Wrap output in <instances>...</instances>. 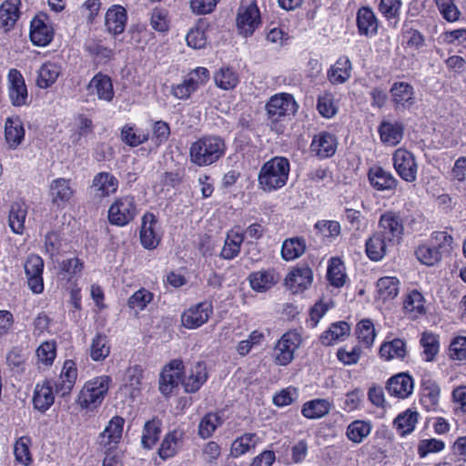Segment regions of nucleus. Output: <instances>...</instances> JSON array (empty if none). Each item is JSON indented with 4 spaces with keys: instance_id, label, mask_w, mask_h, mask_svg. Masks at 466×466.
I'll return each instance as SVG.
<instances>
[{
    "instance_id": "1",
    "label": "nucleus",
    "mask_w": 466,
    "mask_h": 466,
    "mask_svg": "<svg viewBox=\"0 0 466 466\" xmlns=\"http://www.w3.org/2000/svg\"><path fill=\"white\" fill-rule=\"evenodd\" d=\"M289 169V161L284 157H274L268 160L258 176L259 188L272 192L283 187L287 184Z\"/></svg>"
},
{
    "instance_id": "2",
    "label": "nucleus",
    "mask_w": 466,
    "mask_h": 466,
    "mask_svg": "<svg viewBox=\"0 0 466 466\" xmlns=\"http://www.w3.org/2000/svg\"><path fill=\"white\" fill-rule=\"evenodd\" d=\"M226 145L217 136H206L191 144L189 148L190 161L198 166L206 167L217 162L225 153Z\"/></svg>"
},
{
    "instance_id": "3",
    "label": "nucleus",
    "mask_w": 466,
    "mask_h": 466,
    "mask_svg": "<svg viewBox=\"0 0 466 466\" xmlns=\"http://www.w3.org/2000/svg\"><path fill=\"white\" fill-rule=\"evenodd\" d=\"M110 381L108 376H99L86 381L78 394L76 402L82 409H96L105 399Z\"/></svg>"
},
{
    "instance_id": "4",
    "label": "nucleus",
    "mask_w": 466,
    "mask_h": 466,
    "mask_svg": "<svg viewBox=\"0 0 466 466\" xmlns=\"http://www.w3.org/2000/svg\"><path fill=\"white\" fill-rule=\"evenodd\" d=\"M298 107L293 96L288 93L276 94L266 104L267 116L272 123L279 122L286 116H294Z\"/></svg>"
},
{
    "instance_id": "5",
    "label": "nucleus",
    "mask_w": 466,
    "mask_h": 466,
    "mask_svg": "<svg viewBox=\"0 0 466 466\" xmlns=\"http://www.w3.org/2000/svg\"><path fill=\"white\" fill-rule=\"evenodd\" d=\"M378 232L392 245L400 244L404 235V222L401 213L388 210L381 214L378 223Z\"/></svg>"
},
{
    "instance_id": "6",
    "label": "nucleus",
    "mask_w": 466,
    "mask_h": 466,
    "mask_svg": "<svg viewBox=\"0 0 466 466\" xmlns=\"http://www.w3.org/2000/svg\"><path fill=\"white\" fill-rule=\"evenodd\" d=\"M137 215L136 202L133 197L119 198L108 209V220L112 225L123 227L134 219Z\"/></svg>"
},
{
    "instance_id": "7",
    "label": "nucleus",
    "mask_w": 466,
    "mask_h": 466,
    "mask_svg": "<svg viewBox=\"0 0 466 466\" xmlns=\"http://www.w3.org/2000/svg\"><path fill=\"white\" fill-rule=\"evenodd\" d=\"M237 27L238 33L244 36L251 35L261 23L260 12L255 2L241 5L237 15Z\"/></svg>"
},
{
    "instance_id": "8",
    "label": "nucleus",
    "mask_w": 466,
    "mask_h": 466,
    "mask_svg": "<svg viewBox=\"0 0 466 466\" xmlns=\"http://www.w3.org/2000/svg\"><path fill=\"white\" fill-rule=\"evenodd\" d=\"M393 167L397 174L406 182L417 179L418 165L414 155L405 148H398L392 156Z\"/></svg>"
},
{
    "instance_id": "9",
    "label": "nucleus",
    "mask_w": 466,
    "mask_h": 466,
    "mask_svg": "<svg viewBox=\"0 0 466 466\" xmlns=\"http://www.w3.org/2000/svg\"><path fill=\"white\" fill-rule=\"evenodd\" d=\"M24 269L29 289L35 294H41L44 291V261L42 258L35 254H30L25 261Z\"/></svg>"
},
{
    "instance_id": "10",
    "label": "nucleus",
    "mask_w": 466,
    "mask_h": 466,
    "mask_svg": "<svg viewBox=\"0 0 466 466\" xmlns=\"http://www.w3.org/2000/svg\"><path fill=\"white\" fill-rule=\"evenodd\" d=\"M183 370V361L180 360H173L164 367L159 379V390L162 394L170 395L173 389L182 383Z\"/></svg>"
},
{
    "instance_id": "11",
    "label": "nucleus",
    "mask_w": 466,
    "mask_h": 466,
    "mask_svg": "<svg viewBox=\"0 0 466 466\" xmlns=\"http://www.w3.org/2000/svg\"><path fill=\"white\" fill-rule=\"evenodd\" d=\"M212 314V303L206 300L188 308L181 315V321L187 329H197L207 323Z\"/></svg>"
},
{
    "instance_id": "12",
    "label": "nucleus",
    "mask_w": 466,
    "mask_h": 466,
    "mask_svg": "<svg viewBox=\"0 0 466 466\" xmlns=\"http://www.w3.org/2000/svg\"><path fill=\"white\" fill-rule=\"evenodd\" d=\"M299 345V335L287 332L277 342L273 350V357L279 365H288L294 359V352Z\"/></svg>"
},
{
    "instance_id": "13",
    "label": "nucleus",
    "mask_w": 466,
    "mask_h": 466,
    "mask_svg": "<svg viewBox=\"0 0 466 466\" xmlns=\"http://www.w3.org/2000/svg\"><path fill=\"white\" fill-rule=\"evenodd\" d=\"M8 96L14 106H22L28 104V92L25 78L15 68L9 70L7 75Z\"/></svg>"
},
{
    "instance_id": "14",
    "label": "nucleus",
    "mask_w": 466,
    "mask_h": 466,
    "mask_svg": "<svg viewBox=\"0 0 466 466\" xmlns=\"http://www.w3.org/2000/svg\"><path fill=\"white\" fill-rule=\"evenodd\" d=\"M206 364L198 361L183 370L182 386L187 393H195L200 390L208 380Z\"/></svg>"
},
{
    "instance_id": "15",
    "label": "nucleus",
    "mask_w": 466,
    "mask_h": 466,
    "mask_svg": "<svg viewBox=\"0 0 466 466\" xmlns=\"http://www.w3.org/2000/svg\"><path fill=\"white\" fill-rule=\"evenodd\" d=\"M46 15L35 16L30 25V40L35 46H46L53 40L54 30L46 23Z\"/></svg>"
},
{
    "instance_id": "16",
    "label": "nucleus",
    "mask_w": 466,
    "mask_h": 466,
    "mask_svg": "<svg viewBox=\"0 0 466 466\" xmlns=\"http://www.w3.org/2000/svg\"><path fill=\"white\" fill-rule=\"evenodd\" d=\"M337 144L334 135L329 132H320L313 137L310 150L319 158H328L335 154Z\"/></svg>"
},
{
    "instance_id": "17",
    "label": "nucleus",
    "mask_w": 466,
    "mask_h": 466,
    "mask_svg": "<svg viewBox=\"0 0 466 466\" xmlns=\"http://www.w3.org/2000/svg\"><path fill=\"white\" fill-rule=\"evenodd\" d=\"M118 184V179L113 174L99 172L94 177L91 188L96 198H103L116 193Z\"/></svg>"
},
{
    "instance_id": "18",
    "label": "nucleus",
    "mask_w": 466,
    "mask_h": 466,
    "mask_svg": "<svg viewBox=\"0 0 466 466\" xmlns=\"http://www.w3.org/2000/svg\"><path fill=\"white\" fill-rule=\"evenodd\" d=\"M386 389L391 396L406 399L413 391L414 381L407 373H399L389 379Z\"/></svg>"
},
{
    "instance_id": "19",
    "label": "nucleus",
    "mask_w": 466,
    "mask_h": 466,
    "mask_svg": "<svg viewBox=\"0 0 466 466\" xmlns=\"http://www.w3.org/2000/svg\"><path fill=\"white\" fill-rule=\"evenodd\" d=\"M55 401L53 390V382L50 380H45L35 385L33 396L34 408L40 412H46Z\"/></svg>"
},
{
    "instance_id": "20",
    "label": "nucleus",
    "mask_w": 466,
    "mask_h": 466,
    "mask_svg": "<svg viewBox=\"0 0 466 466\" xmlns=\"http://www.w3.org/2000/svg\"><path fill=\"white\" fill-rule=\"evenodd\" d=\"M370 185L379 191L392 190L398 186L399 181L390 172L381 167H370L368 172Z\"/></svg>"
},
{
    "instance_id": "21",
    "label": "nucleus",
    "mask_w": 466,
    "mask_h": 466,
    "mask_svg": "<svg viewBox=\"0 0 466 466\" xmlns=\"http://www.w3.org/2000/svg\"><path fill=\"white\" fill-rule=\"evenodd\" d=\"M157 222V218L152 213H146L142 218L140 241L147 249L156 248L160 241V237L156 232Z\"/></svg>"
},
{
    "instance_id": "22",
    "label": "nucleus",
    "mask_w": 466,
    "mask_h": 466,
    "mask_svg": "<svg viewBox=\"0 0 466 466\" xmlns=\"http://www.w3.org/2000/svg\"><path fill=\"white\" fill-rule=\"evenodd\" d=\"M87 89L96 94L100 100L111 102L114 98V88L111 78L102 73L96 74L90 80Z\"/></svg>"
},
{
    "instance_id": "23",
    "label": "nucleus",
    "mask_w": 466,
    "mask_h": 466,
    "mask_svg": "<svg viewBox=\"0 0 466 466\" xmlns=\"http://www.w3.org/2000/svg\"><path fill=\"white\" fill-rule=\"evenodd\" d=\"M313 280L311 268L307 265H301L290 271L286 279L287 285L294 292L306 289Z\"/></svg>"
},
{
    "instance_id": "24",
    "label": "nucleus",
    "mask_w": 466,
    "mask_h": 466,
    "mask_svg": "<svg viewBox=\"0 0 466 466\" xmlns=\"http://www.w3.org/2000/svg\"><path fill=\"white\" fill-rule=\"evenodd\" d=\"M378 131L381 142L390 147L399 145L404 136V127L400 122L382 121Z\"/></svg>"
},
{
    "instance_id": "25",
    "label": "nucleus",
    "mask_w": 466,
    "mask_h": 466,
    "mask_svg": "<svg viewBox=\"0 0 466 466\" xmlns=\"http://www.w3.org/2000/svg\"><path fill=\"white\" fill-rule=\"evenodd\" d=\"M357 26L362 35L372 36L377 34L379 22L370 7L362 6L358 10Z\"/></svg>"
},
{
    "instance_id": "26",
    "label": "nucleus",
    "mask_w": 466,
    "mask_h": 466,
    "mask_svg": "<svg viewBox=\"0 0 466 466\" xmlns=\"http://www.w3.org/2000/svg\"><path fill=\"white\" fill-rule=\"evenodd\" d=\"M403 311L411 319L425 314L426 308L423 295L416 289L408 292L403 300Z\"/></svg>"
},
{
    "instance_id": "27",
    "label": "nucleus",
    "mask_w": 466,
    "mask_h": 466,
    "mask_svg": "<svg viewBox=\"0 0 466 466\" xmlns=\"http://www.w3.org/2000/svg\"><path fill=\"white\" fill-rule=\"evenodd\" d=\"M248 280L253 290L265 292L279 280V276L273 269L259 270L251 273L248 276Z\"/></svg>"
},
{
    "instance_id": "28",
    "label": "nucleus",
    "mask_w": 466,
    "mask_h": 466,
    "mask_svg": "<svg viewBox=\"0 0 466 466\" xmlns=\"http://www.w3.org/2000/svg\"><path fill=\"white\" fill-rule=\"evenodd\" d=\"M127 11L120 5H114L107 10L105 25L109 33L119 35L124 32L127 22Z\"/></svg>"
},
{
    "instance_id": "29",
    "label": "nucleus",
    "mask_w": 466,
    "mask_h": 466,
    "mask_svg": "<svg viewBox=\"0 0 466 466\" xmlns=\"http://www.w3.org/2000/svg\"><path fill=\"white\" fill-rule=\"evenodd\" d=\"M5 137L11 148H16L24 140L25 128L18 116H10L5 120Z\"/></svg>"
},
{
    "instance_id": "30",
    "label": "nucleus",
    "mask_w": 466,
    "mask_h": 466,
    "mask_svg": "<svg viewBox=\"0 0 466 466\" xmlns=\"http://www.w3.org/2000/svg\"><path fill=\"white\" fill-rule=\"evenodd\" d=\"M390 92L397 106L406 108L414 104V89L409 83L395 82L391 86Z\"/></svg>"
},
{
    "instance_id": "31",
    "label": "nucleus",
    "mask_w": 466,
    "mask_h": 466,
    "mask_svg": "<svg viewBox=\"0 0 466 466\" xmlns=\"http://www.w3.org/2000/svg\"><path fill=\"white\" fill-rule=\"evenodd\" d=\"M390 245H392V243L385 239L384 237L377 231L366 240V254L372 261H380L384 258L387 253V248Z\"/></svg>"
},
{
    "instance_id": "32",
    "label": "nucleus",
    "mask_w": 466,
    "mask_h": 466,
    "mask_svg": "<svg viewBox=\"0 0 466 466\" xmlns=\"http://www.w3.org/2000/svg\"><path fill=\"white\" fill-rule=\"evenodd\" d=\"M20 5V0H5L0 5V26L4 27L5 31L13 28L19 18Z\"/></svg>"
},
{
    "instance_id": "33",
    "label": "nucleus",
    "mask_w": 466,
    "mask_h": 466,
    "mask_svg": "<svg viewBox=\"0 0 466 466\" xmlns=\"http://www.w3.org/2000/svg\"><path fill=\"white\" fill-rule=\"evenodd\" d=\"M124 419L119 416L113 417L103 432L100 433V442L105 446H108L111 450V444H116L122 438Z\"/></svg>"
},
{
    "instance_id": "34",
    "label": "nucleus",
    "mask_w": 466,
    "mask_h": 466,
    "mask_svg": "<svg viewBox=\"0 0 466 466\" xmlns=\"http://www.w3.org/2000/svg\"><path fill=\"white\" fill-rule=\"evenodd\" d=\"M243 242L244 234L242 232L235 229L228 231L220 257L227 260L235 258L238 256Z\"/></svg>"
},
{
    "instance_id": "35",
    "label": "nucleus",
    "mask_w": 466,
    "mask_h": 466,
    "mask_svg": "<svg viewBox=\"0 0 466 466\" xmlns=\"http://www.w3.org/2000/svg\"><path fill=\"white\" fill-rule=\"evenodd\" d=\"M351 62L347 56L339 57L328 71V79L333 85H340L351 76Z\"/></svg>"
},
{
    "instance_id": "36",
    "label": "nucleus",
    "mask_w": 466,
    "mask_h": 466,
    "mask_svg": "<svg viewBox=\"0 0 466 466\" xmlns=\"http://www.w3.org/2000/svg\"><path fill=\"white\" fill-rule=\"evenodd\" d=\"M332 403L326 399H314L305 402L301 409V414L309 420L323 418L330 411Z\"/></svg>"
},
{
    "instance_id": "37",
    "label": "nucleus",
    "mask_w": 466,
    "mask_h": 466,
    "mask_svg": "<svg viewBox=\"0 0 466 466\" xmlns=\"http://www.w3.org/2000/svg\"><path fill=\"white\" fill-rule=\"evenodd\" d=\"M260 441V438L256 433H244L232 442L230 454L232 457L238 458L251 450H254Z\"/></svg>"
},
{
    "instance_id": "38",
    "label": "nucleus",
    "mask_w": 466,
    "mask_h": 466,
    "mask_svg": "<svg viewBox=\"0 0 466 466\" xmlns=\"http://www.w3.org/2000/svg\"><path fill=\"white\" fill-rule=\"evenodd\" d=\"M149 138L148 131L137 128L135 125L126 124L120 132V139L126 145L135 147L147 142Z\"/></svg>"
},
{
    "instance_id": "39",
    "label": "nucleus",
    "mask_w": 466,
    "mask_h": 466,
    "mask_svg": "<svg viewBox=\"0 0 466 466\" xmlns=\"http://www.w3.org/2000/svg\"><path fill=\"white\" fill-rule=\"evenodd\" d=\"M184 432L179 430H174L167 433L161 442L158 453L162 459L173 457L179 449Z\"/></svg>"
},
{
    "instance_id": "40",
    "label": "nucleus",
    "mask_w": 466,
    "mask_h": 466,
    "mask_svg": "<svg viewBox=\"0 0 466 466\" xmlns=\"http://www.w3.org/2000/svg\"><path fill=\"white\" fill-rule=\"evenodd\" d=\"M61 73V67L58 64L46 62L41 66L38 70L36 85L38 87L46 89L51 86Z\"/></svg>"
},
{
    "instance_id": "41",
    "label": "nucleus",
    "mask_w": 466,
    "mask_h": 466,
    "mask_svg": "<svg viewBox=\"0 0 466 466\" xmlns=\"http://www.w3.org/2000/svg\"><path fill=\"white\" fill-rule=\"evenodd\" d=\"M27 208L25 203L15 202L9 210L8 223L11 230L15 234H22L25 228V221Z\"/></svg>"
},
{
    "instance_id": "42",
    "label": "nucleus",
    "mask_w": 466,
    "mask_h": 466,
    "mask_svg": "<svg viewBox=\"0 0 466 466\" xmlns=\"http://www.w3.org/2000/svg\"><path fill=\"white\" fill-rule=\"evenodd\" d=\"M74 190L70 187L69 180L57 178L52 181L50 186V196L53 203L59 205L67 202L73 196Z\"/></svg>"
},
{
    "instance_id": "43",
    "label": "nucleus",
    "mask_w": 466,
    "mask_h": 466,
    "mask_svg": "<svg viewBox=\"0 0 466 466\" xmlns=\"http://www.w3.org/2000/svg\"><path fill=\"white\" fill-rule=\"evenodd\" d=\"M350 327L345 321H339L331 324L328 330L320 336V341L323 345L329 346L338 340L344 339L350 334Z\"/></svg>"
},
{
    "instance_id": "44",
    "label": "nucleus",
    "mask_w": 466,
    "mask_h": 466,
    "mask_svg": "<svg viewBox=\"0 0 466 466\" xmlns=\"http://www.w3.org/2000/svg\"><path fill=\"white\" fill-rule=\"evenodd\" d=\"M90 357L94 361H102L110 353L109 339L106 334L97 333L89 347Z\"/></svg>"
},
{
    "instance_id": "45",
    "label": "nucleus",
    "mask_w": 466,
    "mask_h": 466,
    "mask_svg": "<svg viewBox=\"0 0 466 466\" xmlns=\"http://www.w3.org/2000/svg\"><path fill=\"white\" fill-rule=\"evenodd\" d=\"M306 242L303 238L295 237L286 239L281 247V256L285 260H293L304 254Z\"/></svg>"
},
{
    "instance_id": "46",
    "label": "nucleus",
    "mask_w": 466,
    "mask_h": 466,
    "mask_svg": "<svg viewBox=\"0 0 466 466\" xmlns=\"http://www.w3.org/2000/svg\"><path fill=\"white\" fill-rule=\"evenodd\" d=\"M418 412L410 409L399 414L395 418L393 424L400 435L404 436L412 432L418 422Z\"/></svg>"
},
{
    "instance_id": "47",
    "label": "nucleus",
    "mask_w": 466,
    "mask_h": 466,
    "mask_svg": "<svg viewBox=\"0 0 466 466\" xmlns=\"http://www.w3.org/2000/svg\"><path fill=\"white\" fill-rule=\"evenodd\" d=\"M380 355L386 360L393 359L402 360L406 355V343L400 339L384 342L380 348Z\"/></svg>"
},
{
    "instance_id": "48",
    "label": "nucleus",
    "mask_w": 466,
    "mask_h": 466,
    "mask_svg": "<svg viewBox=\"0 0 466 466\" xmlns=\"http://www.w3.org/2000/svg\"><path fill=\"white\" fill-rule=\"evenodd\" d=\"M400 290V281L395 277H382L377 281V291L383 300L396 298Z\"/></svg>"
},
{
    "instance_id": "49",
    "label": "nucleus",
    "mask_w": 466,
    "mask_h": 466,
    "mask_svg": "<svg viewBox=\"0 0 466 466\" xmlns=\"http://www.w3.org/2000/svg\"><path fill=\"white\" fill-rule=\"evenodd\" d=\"M327 278L333 287L340 288L345 284L347 278L345 267L339 258H332L329 260Z\"/></svg>"
},
{
    "instance_id": "50",
    "label": "nucleus",
    "mask_w": 466,
    "mask_h": 466,
    "mask_svg": "<svg viewBox=\"0 0 466 466\" xmlns=\"http://www.w3.org/2000/svg\"><path fill=\"white\" fill-rule=\"evenodd\" d=\"M160 428L161 422L157 419H153L145 424L141 439V443L144 448L151 449L157 443L161 432Z\"/></svg>"
},
{
    "instance_id": "51",
    "label": "nucleus",
    "mask_w": 466,
    "mask_h": 466,
    "mask_svg": "<svg viewBox=\"0 0 466 466\" xmlns=\"http://www.w3.org/2000/svg\"><path fill=\"white\" fill-rule=\"evenodd\" d=\"M214 80L217 86L224 90L235 88L239 82L238 74L229 67L220 68L214 75Z\"/></svg>"
},
{
    "instance_id": "52",
    "label": "nucleus",
    "mask_w": 466,
    "mask_h": 466,
    "mask_svg": "<svg viewBox=\"0 0 466 466\" xmlns=\"http://www.w3.org/2000/svg\"><path fill=\"white\" fill-rule=\"evenodd\" d=\"M32 444V440L29 436L20 437L15 443L14 454L15 460L21 464L27 466L32 461L29 447Z\"/></svg>"
},
{
    "instance_id": "53",
    "label": "nucleus",
    "mask_w": 466,
    "mask_h": 466,
    "mask_svg": "<svg viewBox=\"0 0 466 466\" xmlns=\"http://www.w3.org/2000/svg\"><path fill=\"white\" fill-rule=\"evenodd\" d=\"M371 431L370 424L364 420H354L347 428V437L355 443L361 442Z\"/></svg>"
},
{
    "instance_id": "54",
    "label": "nucleus",
    "mask_w": 466,
    "mask_h": 466,
    "mask_svg": "<svg viewBox=\"0 0 466 466\" xmlns=\"http://www.w3.org/2000/svg\"><path fill=\"white\" fill-rule=\"evenodd\" d=\"M418 260L427 266L436 265L441 258V251L436 247L420 245L415 250Z\"/></svg>"
},
{
    "instance_id": "55",
    "label": "nucleus",
    "mask_w": 466,
    "mask_h": 466,
    "mask_svg": "<svg viewBox=\"0 0 466 466\" xmlns=\"http://www.w3.org/2000/svg\"><path fill=\"white\" fill-rule=\"evenodd\" d=\"M222 423L220 417L216 413H208L201 420L198 426V434L201 438H209L216 429Z\"/></svg>"
},
{
    "instance_id": "56",
    "label": "nucleus",
    "mask_w": 466,
    "mask_h": 466,
    "mask_svg": "<svg viewBox=\"0 0 466 466\" xmlns=\"http://www.w3.org/2000/svg\"><path fill=\"white\" fill-rule=\"evenodd\" d=\"M83 269V263L78 258H72L63 260L59 264L58 275L62 279L70 280L74 276L80 273Z\"/></svg>"
},
{
    "instance_id": "57",
    "label": "nucleus",
    "mask_w": 466,
    "mask_h": 466,
    "mask_svg": "<svg viewBox=\"0 0 466 466\" xmlns=\"http://www.w3.org/2000/svg\"><path fill=\"white\" fill-rule=\"evenodd\" d=\"M357 337L360 342L366 347L373 344L375 339V329L372 322L369 319H363L358 323L356 328Z\"/></svg>"
},
{
    "instance_id": "58",
    "label": "nucleus",
    "mask_w": 466,
    "mask_h": 466,
    "mask_svg": "<svg viewBox=\"0 0 466 466\" xmlns=\"http://www.w3.org/2000/svg\"><path fill=\"white\" fill-rule=\"evenodd\" d=\"M424 360L431 361L439 351V340L436 336L424 332L420 339Z\"/></svg>"
},
{
    "instance_id": "59",
    "label": "nucleus",
    "mask_w": 466,
    "mask_h": 466,
    "mask_svg": "<svg viewBox=\"0 0 466 466\" xmlns=\"http://www.w3.org/2000/svg\"><path fill=\"white\" fill-rule=\"evenodd\" d=\"M317 109L319 113L326 117L330 118L337 113V106L334 103L333 95L325 93L318 97Z\"/></svg>"
},
{
    "instance_id": "60",
    "label": "nucleus",
    "mask_w": 466,
    "mask_h": 466,
    "mask_svg": "<svg viewBox=\"0 0 466 466\" xmlns=\"http://www.w3.org/2000/svg\"><path fill=\"white\" fill-rule=\"evenodd\" d=\"M153 299V294L145 289H140L136 291L127 300V305L135 310H143L148 303Z\"/></svg>"
},
{
    "instance_id": "61",
    "label": "nucleus",
    "mask_w": 466,
    "mask_h": 466,
    "mask_svg": "<svg viewBox=\"0 0 466 466\" xmlns=\"http://www.w3.org/2000/svg\"><path fill=\"white\" fill-rule=\"evenodd\" d=\"M435 2L444 19L449 22L459 19L461 12L454 4V0H435Z\"/></svg>"
},
{
    "instance_id": "62",
    "label": "nucleus",
    "mask_w": 466,
    "mask_h": 466,
    "mask_svg": "<svg viewBox=\"0 0 466 466\" xmlns=\"http://www.w3.org/2000/svg\"><path fill=\"white\" fill-rule=\"evenodd\" d=\"M440 388L436 383L425 386L421 397V402L431 410H434L439 402Z\"/></svg>"
},
{
    "instance_id": "63",
    "label": "nucleus",
    "mask_w": 466,
    "mask_h": 466,
    "mask_svg": "<svg viewBox=\"0 0 466 466\" xmlns=\"http://www.w3.org/2000/svg\"><path fill=\"white\" fill-rule=\"evenodd\" d=\"M445 444L442 441L437 439H426L420 441L418 446V454L420 458H425L429 453L439 452L442 451Z\"/></svg>"
},
{
    "instance_id": "64",
    "label": "nucleus",
    "mask_w": 466,
    "mask_h": 466,
    "mask_svg": "<svg viewBox=\"0 0 466 466\" xmlns=\"http://www.w3.org/2000/svg\"><path fill=\"white\" fill-rule=\"evenodd\" d=\"M431 241L433 242V247H436L442 255V253L450 252L451 249L453 238L445 231H437L432 233Z\"/></svg>"
}]
</instances>
